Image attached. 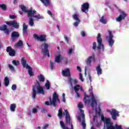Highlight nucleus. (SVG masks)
Returning a JSON list of instances; mask_svg holds the SVG:
<instances>
[{"mask_svg": "<svg viewBox=\"0 0 129 129\" xmlns=\"http://www.w3.org/2000/svg\"><path fill=\"white\" fill-rule=\"evenodd\" d=\"M39 94H45L44 88L41 86L40 82L38 80H36V83L32 86V98L35 99L36 98V95Z\"/></svg>", "mask_w": 129, "mask_h": 129, "instance_id": "f257e3e1", "label": "nucleus"}, {"mask_svg": "<svg viewBox=\"0 0 129 129\" xmlns=\"http://www.w3.org/2000/svg\"><path fill=\"white\" fill-rule=\"evenodd\" d=\"M66 113V116H65V120H66V124H71V128L68 127L65 124V123L63 122V121L61 120L59 122L60 125L62 129H74L73 128V124H72V122H71V118L70 117V114H69V112L68 110H64Z\"/></svg>", "mask_w": 129, "mask_h": 129, "instance_id": "f03ea898", "label": "nucleus"}, {"mask_svg": "<svg viewBox=\"0 0 129 129\" xmlns=\"http://www.w3.org/2000/svg\"><path fill=\"white\" fill-rule=\"evenodd\" d=\"M84 100L85 103H90L91 102V106H92V107H94V105L97 104V100H96L95 96H94V94H93V92H91L90 93V96L85 94Z\"/></svg>", "mask_w": 129, "mask_h": 129, "instance_id": "7ed1b4c3", "label": "nucleus"}, {"mask_svg": "<svg viewBox=\"0 0 129 129\" xmlns=\"http://www.w3.org/2000/svg\"><path fill=\"white\" fill-rule=\"evenodd\" d=\"M58 102L60 103V99H59V96L56 92H54L52 95V100L51 97L49 98V102L51 105H53L54 107L56 106V102Z\"/></svg>", "mask_w": 129, "mask_h": 129, "instance_id": "20e7f679", "label": "nucleus"}, {"mask_svg": "<svg viewBox=\"0 0 129 129\" xmlns=\"http://www.w3.org/2000/svg\"><path fill=\"white\" fill-rule=\"evenodd\" d=\"M21 63L22 64V66L25 68L26 67V69H28V74L30 76H34V74H33V69L28 63H27V61L25 60V57H22L21 59Z\"/></svg>", "mask_w": 129, "mask_h": 129, "instance_id": "39448f33", "label": "nucleus"}, {"mask_svg": "<svg viewBox=\"0 0 129 129\" xmlns=\"http://www.w3.org/2000/svg\"><path fill=\"white\" fill-rule=\"evenodd\" d=\"M97 42L98 43V46L97 47V50H104V46L102 44V38H101V34L98 33L97 36Z\"/></svg>", "mask_w": 129, "mask_h": 129, "instance_id": "423d86ee", "label": "nucleus"}, {"mask_svg": "<svg viewBox=\"0 0 129 129\" xmlns=\"http://www.w3.org/2000/svg\"><path fill=\"white\" fill-rule=\"evenodd\" d=\"M107 112L110 113V114L111 115L112 118L113 119V120H116L117 116L118 117V116H119V112H118V111H117L114 108L112 109L111 110L107 109Z\"/></svg>", "mask_w": 129, "mask_h": 129, "instance_id": "0eeeda50", "label": "nucleus"}, {"mask_svg": "<svg viewBox=\"0 0 129 129\" xmlns=\"http://www.w3.org/2000/svg\"><path fill=\"white\" fill-rule=\"evenodd\" d=\"M33 38L35 40L40 41V42H47L46 35H40L39 36L36 34H33Z\"/></svg>", "mask_w": 129, "mask_h": 129, "instance_id": "6e6552de", "label": "nucleus"}, {"mask_svg": "<svg viewBox=\"0 0 129 129\" xmlns=\"http://www.w3.org/2000/svg\"><path fill=\"white\" fill-rule=\"evenodd\" d=\"M6 23L8 26H9L10 27L12 26L14 28H15V29H19V28H20V24H19L16 21H7Z\"/></svg>", "mask_w": 129, "mask_h": 129, "instance_id": "1a4fd4ad", "label": "nucleus"}, {"mask_svg": "<svg viewBox=\"0 0 129 129\" xmlns=\"http://www.w3.org/2000/svg\"><path fill=\"white\" fill-rule=\"evenodd\" d=\"M94 55H93L92 56H89L86 60L85 62L87 65V66H86L85 67V73H86V71L87 70V68H88L89 66H91V61L92 60H94Z\"/></svg>", "mask_w": 129, "mask_h": 129, "instance_id": "9d476101", "label": "nucleus"}, {"mask_svg": "<svg viewBox=\"0 0 129 129\" xmlns=\"http://www.w3.org/2000/svg\"><path fill=\"white\" fill-rule=\"evenodd\" d=\"M41 47H44V49H42L43 50V52L45 56L46 55L48 56V57H50V54H49V50H48V48H49V45H48V43H44L41 45Z\"/></svg>", "mask_w": 129, "mask_h": 129, "instance_id": "9b49d317", "label": "nucleus"}, {"mask_svg": "<svg viewBox=\"0 0 129 129\" xmlns=\"http://www.w3.org/2000/svg\"><path fill=\"white\" fill-rule=\"evenodd\" d=\"M88 10H89V3H85L81 6V11L85 14L88 13Z\"/></svg>", "mask_w": 129, "mask_h": 129, "instance_id": "f8f14e48", "label": "nucleus"}, {"mask_svg": "<svg viewBox=\"0 0 129 129\" xmlns=\"http://www.w3.org/2000/svg\"><path fill=\"white\" fill-rule=\"evenodd\" d=\"M108 33L109 36L108 40L109 46H110V47H112V46H113V44H114V41L112 39L113 38V35H112V32L111 31L109 30Z\"/></svg>", "mask_w": 129, "mask_h": 129, "instance_id": "ddd939ff", "label": "nucleus"}, {"mask_svg": "<svg viewBox=\"0 0 129 129\" xmlns=\"http://www.w3.org/2000/svg\"><path fill=\"white\" fill-rule=\"evenodd\" d=\"M0 31L4 32L6 36L10 35V30L8 28V26H7V25L4 24L3 25H1L0 26Z\"/></svg>", "mask_w": 129, "mask_h": 129, "instance_id": "4468645a", "label": "nucleus"}, {"mask_svg": "<svg viewBox=\"0 0 129 129\" xmlns=\"http://www.w3.org/2000/svg\"><path fill=\"white\" fill-rule=\"evenodd\" d=\"M80 111L82 113V120L81 125L83 129H86V123H85V114H84V110L80 109Z\"/></svg>", "mask_w": 129, "mask_h": 129, "instance_id": "2eb2a0df", "label": "nucleus"}, {"mask_svg": "<svg viewBox=\"0 0 129 129\" xmlns=\"http://www.w3.org/2000/svg\"><path fill=\"white\" fill-rule=\"evenodd\" d=\"M61 74L64 77H71V73L70 70L68 68H66L65 70H62Z\"/></svg>", "mask_w": 129, "mask_h": 129, "instance_id": "dca6fc26", "label": "nucleus"}, {"mask_svg": "<svg viewBox=\"0 0 129 129\" xmlns=\"http://www.w3.org/2000/svg\"><path fill=\"white\" fill-rule=\"evenodd\" d=\"M126 16L127 15L124 11H122L121 12V15H119V16L116 18V22H121L122 20H124V19H125Z\"/></svg>", "mask_w": 129, "mask_h": 129, "instance_id": "f3484780", "label": "nucleus"}, {"mask_svg": "<svg viewBox=\"0 0 129 129\" xmlns=\"http://www.w3.org/2000/svg\"><path fill=\"white\" fill-rule=\"evenodd\" d=\"M6 51L7 53H9V55L11 56V57H14V56L16 55V51H15V49H13L11 46L7 47Z\"/></svg>", "mask_w": 129, "mask_h": 129, "instance_id": "a211bd4d", "label": "nucleus"}, {"mask_svg": "<svg viewBox=\"0 0 129 129\" xmlns=\"http://www.w3.org/2000/svg\"><path fill=\"white\" fill-rule=\"evenodd\" d=\"M73 18L76 21V22L74 23V26L76 27H78V25L80 23V19H79V18H78V15H77V14H74L73 15Z\"/></svg>", "mask_w": 129, "mask_h": 129, "instance_id": "6ab92c4d", "label": "nucleus"}, {"mask_svg": "<svg viewBox=\"0 0 129 129\" xmlns=\"http://www.w3.org/2000/svg\"><path fill=\"white\" fill-rule=\"evenodd\" d=\"M19 37H20V34L17 31H13L11 34L12 41H14L16 39H18Z\"/></svg>", "mask_w": 129, "mask_h": 129, "instance_id": "aec40b11", "label": "nucleus"}, {"mask_svg": "<svg viewBox=\"0 0 129 129\" xmlns=\"http://www.w3.org/2000/svg\"><path fill=\"white\" fill-rule=\"evenodd\" d=\"M96 71H97V75H101L102 74V69L100 67V64H98L96 68Z\"/></svg>", "mask_w": 129, "mask_h": 129, "instance_id": "412c9836", "label": "nucleus"}, {"mask_svg": "<svg viewBox=\"0 0 129 129\" xmlns=\"http://www.w3.org/2000/svg\"><path fill=\"white\" fill-rule=\"evenodd\" d=\"M24 46V43H23V41L21 40H19L18 42L15 44L14 47L16 48H20L21 47H23Z\"/></svg>", "mask_w": 129, "mask_h": 129, "instance_id": "4be33fe9", "label": "nucleus"}, {"mask_svg": "<svg viewBox=\"0 0 129 129\" xmlns=\"http://www.w3.org/2000/svg\"><path fill=\"white\" fill-rule=\"evenodd\" d=\"M57 116H58L59 119H61V118L63 117V110H62L61 108L58 109Z\"/></svg>", "mask_w": 129, "mask_h": 129, "instance_id": "5701e85b", "label": "nucleus"}, {"mask_svg": "<svg viewBox=\"0 0 129 129\" xmlns=\"http://www.w3.org/2000/svg\"><path fill=\"white\" fill-rule=\"evenodd\" d=\"M36 12V11L35 10L34 11H32V10H29L28 17H32L33 18L34 17H35L34 14H35Z\"/></svg>", "mask_w": 129, "mask_h": 129, "instance_id": "b1692460", "label": "nucleus"}, {"mask_svg": "<svg viewBox=\"0 0 129 129\" xmlns=\"http://www.w3.org/2000/svg\"><path fill=\"white\" fill-rule=\"evenodd\" d=\"M37 78L40 82H44L45 81V77L43 75L38 76Z\"/></svg>", "mask_w": 129, "mask_h": 129, "instance_id": "393cba45", "label": "nucleus"}, {"mask_svg": "<svg viewBox=\"0 0 129 129\" xmlns=\"http://www.w3.org/2000/svg\"><path fill=\"white\" fill-rule=\"evenodd\" d=\"M17 106L16 104H12L10 105V109L11 111H15Z\"/></svg>", "mask_w": 129, "mask_h": 129, "instance_id": "a878e982", "label": "nucleus"}, {"mask_svg": "<svg viewBox=\"0 0 129 129\" xmlns=\"http://www.w3.org/2000/svg\"><path fill=\"white\" fill-rule=\"evenodd\" d=\"M61 56L60 55H58L56 56L54 58V62H56V63H60V62H61Z\"/></svg>", "mask_w": 129, "mask_h": 129, "instance_id": "bb28decb", "label": "nucleus"}, {"mask_svg": "<svg viewBox=\"0 0 129 129\" xmlns=\"http://www.w3.org/2000/svg\"><path fill=\"white\" fill-rule=\"evenodd\" d=\"M27 30H28V26L26 25V23H23V34H25L27 33Z\"/></svg>", "mask_w": 129, "mask_h": 129, "instance_id": "cd10ccee", "label": "nucleus"}, {"mask_svg": "<svg viewBox=\"0 0 129 129\" xmlns=\"http://www.w3.org/2000/svg\"><path fill=\"white\" fill-rule=\"evenodd\" d=\"M45 7H48L50 5V0H40Z\"/></svg>", "mask_w": 129, "mask_h": 129, "instance_id": "c85d7f7f", "label": "nucleus"}, {"mask_svg": "<svg viewBox=\"0 0 129 129\" xmlns=\"http://www.w3.org/2000/svg\"><path fill=\"white\" fill-rule=\"evenodd\" d=\"M29 19V25L31 26V27H33L34 26V19L32 18V17H28Z\"/></svg>", "mask_w": 129, "mask_h": 129, "instance_id": "c756f323", "label": "nucleus"}, {"mask_svg": "<svg viewBox=\"0 0 129 129\" xmlns=\"http://www.w3.org/2000/svg\"><path fill=\"white\" fill-rule=\"evenodd\" d=\"M9 84H10V81L9 80V78L6 77L5 78V86L6 87L9 86Z\"/></svg>", "mask_w": 129, "mask_h": 129, "instance_id": "7c9ffc66", "label": "nucleus"}, {"mask_svg": "<svg viewBox=\"0 0 129 129\" xmlns=\"http://www.w3.org/2000/svg\"><path fill=\"white\" fill-rule=\"evenodd\" d=\"M21 8L22 12H24V13H27L28 15L29 14V10H27V8H26V7L22 5L21 6Z\"/></svg>", "mask_w": 129, "mask_h": 129, "instance_id": "2f4dec72", "label": "nucleus"}, {"mask_svg": "<svg viewBox=\"0 0 129 129\" xmlns=\"http://www.w3.org/2000/svg\"><path fill=\"white\" fill-rule=\"evenodd\" d=\"M45 86L47 90H49V89H50V82H49L48 80L46 81V82L45 84Z\"/></svg>", "mask_w": 129, "mask_h": 129, "instance_id": "473e14b6", "label": "nucleus"}, {"mask_svg": "<svg viewBox=\"0 0 129 129\" xmlns=\"http://www.w3.org/2000/svg\"><path fill=\"white\" fill-rule=\"evenodd\" d=\"M74 89L75 91V92H78L79 91V90L80 89V85H76L74 87Z\"/></svg>", "mask_w": 129, "mask_h": 129, "instance_id": "72a5a7b5", "label": "nucleus"}, {"mask_svg": "<svg viewBox=\"0 0 129 129\" xmlns=\"http://www.w3.org/2000/svg\"><path fill=\"white\" fill-rule=\"evenodd\" d=\"M100 22H101V23H102V24H106L107 21L106 20H105V19H104V16H102L101 19H100Z\"/></svg>", "mask_w": 129, "mask_h": 129, "instance_id": "f704fd0d", "label": "nucleus"}, {"mask_svg": "<svg viewBox=\"0 0 129 129\" xmlns=\"http://www.w3.org/2000/svg\"><path fill=\"white\" fill-rule=\"evenodd\" d=\"M49 67L51 70L54 69V61L50 60Z\"/></svg>", "mask_w": 129, "mask_h": 129, "instance_id": "c9c22d12", "label": "nucleus"}, {"mask_svg": "<svg viewBox=\"0 0 129 129\" xmlns=\"http://www.w3.org/2000/svg\"><path fill=\"white\" fill-rule=\"evenodd\" d=\"M12 63L15 66H18V65H20V61L19 60H14L12 61Z\"/></svg>", "mask_w": 129, "mask_h": 129, "instance_id": "e433bc0d", "label": "nucleus"}, {"mask_svg": "<svg viewBox=\"0 0 129 129\" xmlns=\"http://www.w3.org/2000/svg\"><path fill=\"white\" fill-rule=\"evenodd\" d=\"M33 18L38 19L39 20H43V19H44V17L40 16V14H39L38 15H35L33 16Z\"/></svg>", "mask_w": 129, "mask_h": 129, "instance_id": "4c0bfd02", "label": "nucleus"}, {"mask_svg": "<svg viewBox=\"0 0 129 129\" xmlns=\"http://www.w3.org/2000/svg\"><path fill=\"white\" fill-rule=\"evenodd\" d=\"M8 67H9L10 71H12V72L15 71V68L12 64H8Z\"/></svg>", "mask_w": 129, "mask_h": 129, "instance_id": "58836bf2", "label": "nucleus"}, {"mask_svg": "<svg viewBox=\"0 0 129 129\" xmlns=\"http://www.w3.org/2000/svg\"><path fill=\"white\" fill-rule=\"evenodd\" d=\"M0 8L4 11H6V10H7V6H6V4L0 5Z\"/></svg>", "mask_w": 129, "mask_h": 129, "instance_id": "ea45409f", "label": "nucleus"}, {"mask_svg": "<svg viewBox=\"0 0 129 129\" xmlns=\"http://www.w3.org/2000/svg\"><path fill=\"white\" fill-rule=\"evenodd\" d=\"M47 14L49 16H50V17H51V18H53V17H55V15H54V14L52 13V12L49 10L47 11Z\"/></svg>", "mask_w": 129, "mask_h": 129, "instance_id": "a19ab883", "label": "nucleus"}, {"mask_svg": "<svg viewBox=\"0 0 129 129\" xmlns=\"http://www.w3.org/2000/svg\"><path fill=\"white\" fill-rule=\"evenodd\" d=\"M41 112H42V113H47V112H48V111H47L46 108H42V109H41Z\"/></svg>", "mask_w": 129, "mask_h": 129, "instance_id": "79ce46f5", "label": "nucleus"}, {"mask_svg": "<svg viewBox=\"0 0 129 129\" xmlns=\"http://www.w3.org/2000/svg\"><path fill=\"white\" fill-rule=\"evenodd\" d=\"M61 59L63 60V62H64L65 64L68 63V59L67 57H62Z\"/></svg>", "mask_w": 129, "mask_h": 129, "instance_id": "37998d69", "label": "nucleus"}, {"mask_svg": "<svg viewBox=\"0 0 129 129\" xmlns=\"http://www.w3.org/2000/svg\"><path fill=\"white\" fill-rule=\"evenodd\" d=\"M12 90H17V85L13 84L12 86Z\"/></svg>", "mask_w": 129, "mask_h": 129, "instance_id": "c03bdc74", "label": "nucleus"}, {"mask_svg": "<svg viewBox=\"0 0 129 129\" xmlns=\"http://www.w3.org/2000/svg\"><path fill=\"white\" fill-rule=\"evenodd\" d=\"M38 112V109L36 108H33L32 109V113H37Z\"/></svg>", "mask_w": 129, "mask_h": 129, "instance_id": "a18cd8bd", "label": "nucleus"}, {"mask_svg": "<svg viewBox=\"0 0 129 129\" xmlns=\"http://www.w3.org/2000/svg\"><path fill=\"white\" fill-rule=\"evenodd\" d=\"M96 42H94L93 43V50H96Z\"/></svg>", "mask_w": 129, "mask_h": 129, "instance_id": "49530a36", "label": "nucleus"}, {"mask_svg": "<svg viewBox=\"0 0 129 129\" xmlns=\"http://www.w3.org/2000/svg\"><path fill=\"white\" fill-rule=\"evenodd\" d=\"M73 81V79L71 78V77H69V83H72Z\"/></svg>", "mask_w": 129, "mask_h": 129, "instance_id": "de8ad7c7", "label": "nucleus"}, {"mask_svg": "<svg viewBox=\"0 0 129 129\" xmlns=\"http://www.w3.org/2000/svg\"><path fill=\"white\" fill-rule=\"evenodd\" d=\"M80 79L83 82L84 81V80H83V76H82V74H80Z\"/></svg>", "mask_w": 129, "mask_h": 129, "instance_id": "09e8293b", "label": "nucleus"}, {"mask_svg": "<svg viewBox=\"0 0 129 129\" xmlns=\"http://www.w3.org/2000/svg\"><path fill=\"white\" fill-rule=\"evenodd\" d=\"M98 109L99 111L98 112V114L100 115L101 113V108H100V106H98Z\"/></svg>", "mask_w": 129, "mask_h": 129, "instance_id": "8fccbe9b", "label": "nucleus"}, {"mask_svg": "<svg viewBox=\"0 0 129 129\" xmlns=\"http://www.w3.org/2000/svg\"><path fill=\"white\" fill-rule=\"evenodd\" d=\"M9 17L10 19H16V18H17V17L15 16V15H10Z\"/></svg>", "mask_w": 129, "mask_h": 129, "instance_id": "3c124183", "label": "nucleus"}, {"mask_svg": "<svg viewBox=\"0 0 129 129\" xmlns=\"http://www.w3.org/2000/svg\"><path fill=\"white\" fill-rule=\"evenodd\" d=\"M101 119L102 121H105V117H104V116L103 115H101Z\"/></svg>", "mask_w": 129, "mask_h": 129, "instance_id": "603ef678", "label": "nucleus"}, {"mask_svg": "<svg viewBox=\"0 0 129 129\" xmlns=\"http://www.w3.org/2000/svg\"><path fill=\"white\" fill-rule=\"evenodd\" d=\"M73 51V49L71 48L69 51H68V54H69L70 55H71L72 54V52Z\"/></svg>", "mask_w": 129, "mask_h": 129, "instance_id": "864d4df0", "label": "nucleus"}, {"mask_svg": "<svg viewBox=\"0 0 129 129\" xmlns=\"http://www.w3.org/2000/svg\"><path fill=\"white\" fill-rule=\"evenodd\" d=\"M78 107H79V108H81V109L83 108V104H82L81 103L79 104Z\"/></svg>", "mask_w": 129, "mask_h": 129, "instance_id": "5fc2aeb1", "label": "nucleus"}, {"mask_svg": "<svg viewBox=\"0 0 129 129\" xmlns=\"http://www.w3.org/2000/svg\"><path fill=\"white\" fill-rule=\"evenodd\" d=\"M48 126H49V124H45V125H44L43 129H46L48 127Z\"/></svg>", "mask_w": 129, "mask_h": 129, "instance_id": "6e6d98bb", "label": "nucleus"}, {"mask_svg": "<svg viewBox=\"0 0 129 129\" xmlns=\"http://www.w3.org/2000/svg\"><path fill=\"white\" fill-rule=\"evenodd\" d=\"M64 39L66 40V42H67V43H68V42H69V39H68V37H67V36L64 35Z\"/></svg>", "mask_w": 129, "mask_h": 129, "instance_id": "4d7b16f0", "label": "nucleus"}, {"mask_svg": "<svg viewBox=\"0 0 129 129\" xmlns=\"http://www.w3.org/2000/svg\"><path fill=\"white\" fill-rule=\"evenodd\" d=\"M76 97H78V98H79V97H80V94H79V93L78 92H76Z\"/></svg>", "mask_w": 129, "mask_h": 129, "instance_id": "13d9d810", "label": "nucleus"}, {"mask_svg": "<svg viewBox=\"0 0 129 129\" xmlns=\"http://www.w3.org/2000/svg\"><path fill=\"white\" fill-rule=\"evenodd\" d=\"M81 35L83 37H85V32L84 31H82L81 32Z\"/></svg>", "mask_w": 129, "mask_h": 129, "instance_id": "bf43d9fd", "label": "nucleus"}, {"mask_svg": "<svg viewBox=\"0 0 129 129\" xmlns=\"http://www.w3.org/2000/svg\"><path fill=\"white\" fill-rule=\"evenodd\" d=\"M77 70H78L79 72H81V68H80V67L77 66Z\"/></svg>", "mask_w": 129, "mask_h": 129, "instance_id": "052dcab7", "label": "nucleus"}, {"mask_svg": "<svg viewBox=\"0 0 129 129\" xmlns=\"http://www.w3.org/2000/svg\"><path fill=\"white\" fill-rule=\"evenodd\" d=\"M100 125H101V124L100 123H98L96 124L97 127H100Z\"/></svg>", "mask_w": 129, "mask_h": 129, "instance_id": "680f3d73", "label": "nucleus"}, {"mask_svg": "<svg viewBox=\"0 0 129 129\" xmlns=\"http://www.w3.org/2000/svg\"><path fill=\"white\" fill-rule=\"evenodd\" d=\"M73 81L75 84H76L78 82V81L77 79L73 80Z\"/></svg>", "mask_w": 129, "mask_h": 129, "instance_id": "e2e57ef3", "label": "nucleus"}, {"mask_svg": "<svg viewBox=\"0 0 129 129\" xmlns=\"http://www.w3.org/2000/svg\"><path fill=\"white\" fill-rule=\"evenodd\" d=\"M45 104H46V105H50V103L49 101H47L45 102Z\"/></svg>", "mask_w": 129, "mask_h": 129, "instance_id": "0e129e2a", "label": "nucleus"}, {"mask_svg": "<svg viewBox=\"0 0 129 129\" xmlns=\"http://www.w3.org/2000/svg\"><path fill=\"white\" fill-rule=\"evenodd\" d=\"M78 119L79 120L80 122H81V116H78Z\"/></svg>", "mask_w": 129, "mask_h": 129, "instance_id": "69168bd1", "label": "nucleus"}, {"mask_svg": "<svg viewBox=\"0 0 129 129\" xmlns=\"http://www.w3.org/2000/svg\"><path fill=\"white\" fill-rule=\"evenodd\" d=\"M62 101L63 102H66V99L65 98V97L62 98Z\"/></svg>", "mask_w": 129, "mask_h": 129, "instance_id": "338daca9", "label": "nucleus"}, {"mask_svg": "<svg viewBox=\"0 0 129 129\" xmlns=\"http://www.w3.org/2000/svg\"><path fill=\"white\" fill-rule=\"evenodd\" d=\"M97 117V116L96 115L94 116V117H93V120H95V119H96Z\"/></svg>", "mask_w": 129, "mask_h": 129, "instance_id": "774afa93", "label": "nucleus"}]
</instances>
